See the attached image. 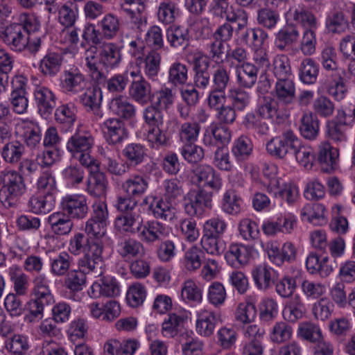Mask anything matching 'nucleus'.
Listing matches in <instances>:
<instances>
[{
  "instance_id": "f257e3e1",
  "label": "nucleus",
  "mask_w": 355,
  "mask_h": 355,
  "mask_svg": "<svg viewBox=\"0 0 355 355\" xmlns=\"http://www.w3.org/2000/svg\"><path fill=\"white\" fill-rule=\"evenodd\" d=\"M84 56L85 64L89 73L103 78V71L98 65L101 64L105 69L119 67L122 60L121 47L114 42L105 41Z\"/></svg>"
},
{
  "instance_id": "f03ea898",
  "label": "nucleus",
  "mask_w": 355,
  "mask_h": 355,
  "mask_svg": "<svg viewBox=\"0 0 355 355\" xmlns=\"http://www.w3.org/2000/svg\"><path fill=\"white\" fill-rule=\"evenodd\" d=\"M0 202L6 208L16 207L26 186L22 177L17 171L5 169L0 173Z\"/></svg>"
},
{
  "instance_id": "7ed1b4c3",
  "label": "nucleus",
  "mask_w": 355,
  "mask_h": 355,
  "mask_svg": "<svg viewBox=\"0 0 355 355\" xmlns=\"http://www.w3.org/2000/svg\"><path fill=\"white\" fill-rule=\"evenodd\" d=\"M94 144V139L90 132L78 131L68 139L66 148L82 166H89L97 161L90 155Z\"/></svg>"
},
{
  "instance_id": "20e7f679",
  "label": "nucleus",
  "mask_w": 355,
  "mask_h": 355,
  "mask_svg": "<svg viewBox=\"0 0 355 355\" xmlns=\"http://www.w3.org/2000/svg\"><path fill=\"white\" fill-rule=\"evenodd\" d=\"M212 206V192L203 189L190 191L184 196V207L185 212L190 216H201L206 208Z\"/></svg>"
},
{
  "instance_id": "39448f33",
  "label": "nucleus",
  "mask_w": 355,
  "mask_h": 355,
  "mask_svg": "<svg viewBox=\"0 0 355 355\" xmlns=\"http://www.w3.org/2000/svg\"><path fill=\"white\" fill-rule=\"evenodd\" d=\"M83 166L89 170L85 183V191L94 198L104 196L107 188V180L106 175L100 170V163L96 161L89 164V166Z\"/></svg>"
},
{
  "instance_id": "423d86ee",
  "label": "nucleus",
  "mask_w": 355,
  "mask_h": 355,
  "mask_svg": "<svg viewBox=\"0 0 355 355\" xmlns=\"http://www.w3.org/2000/svg\"><path fill=\"white\" fill-rule=\"evenodd\" d=\"M297 137L290 130L281 136L272 137L266 143V150L272 157L284 159L297 144Z\"/></svg>"
},
{
  "instance_id": "0eeeda50",
  "label": "nucleus",
  "mask_w": 355,
  "mask_h": 355,
  "mask_svg": "<svg viewBox=\"0 0 355 355\" xmlns=\"http://www.w3.org/2000/svg\"><path fill=\"white\" fill-rule=\"evenodd\" d=\"M104 246L98 243L92 241L88 250L84 252L82 257L78 259V266L85 273L95 272L101 275L103 266V251Z\"/></svg>"
},
{
  "instance_id": "6e6552de",
  "label": "nucleus",
  "mask_w": 355,
  "mask_h": 355,
  "mask_svg": "<svg viewBox=\"0 0 355 355\" xmlns=\"http://www.w3.org/2000/svg\"><path fill=\"white\" fill-rule=\"evenodd\" d=\"M60 205L62 211L71 219L82 220L87 216V199L83 194L67 195L62 198Z\"/></svg>"
},
{
  "instance_id": "1a4fd4ad",
  "label": "nucleus",
  "mask_w": 355,
  "mask_h": 355,
  "mask_svg": "<svg viewBox=\"0 0 355 355\" xmlns=\"http://www.w3.org/2000/svg\"><path fill=\"white\" fill-rule=\"evenodd\" d=\"M3 42L13 51L21 52L28 44V34L21 24H12L6 27L2 33Z\"/></svg>"
},
{
  "instance_id": "9d476101",
  "label": "nucleus",
  "mask_w": 355,
  "mask_h": 355,
  "mask_svg": "<svg viewBox=\"0 0 355 355\" xmlns=\"http://www.w3.org/2000/svg\"><path fill=\"white\" fill-rule=\"evenodd\" d=\"M316 156L323 172L331 173L338 168L339 150L329 141H324L318 145Z\"/></svg>"
},
{
  "instance_id": "9b49d317",
  "label": "nucleus",
  "mask_w": 355,
  "mask_h": 355,
  "mask_svg": "<svg viewBox=\"0 0 355 355\" xmlns=\"http://www.w3.org/2000/svg\"><path fill=\"white\" fill-rule=\"evenodd\" d=\"M101 128L106 141L110 145L121 144L128 136L125 124L119 118L106 119Z\"/></svg>"
},
{
  "instance_id": "f8f14e48",
  "label": "nucleus",
  "mask_w": 355,
  "mask_h": 355,
  "mask_svg": "<svg viewBox=\"0 0 355 355\" xmlns=\"http://www.w3.org/2000/svg\"><path fill=\"white\" fill-rule=\"evenodd\" d=\"M88 82L85 75L78 69H71L64 71L61 78V87L69 95H77L84 92Z\"/></svg>"
},
{
  "instance_id": "ddd939ff",
  "label": "nucleus",
  "mask_w": 355,
  "mask_h": 355,
  "mask_svg": "<svg viewBox=\"0 0 355 355\" xmlns=\"http://www.w3.org/2000/svg\"><path fill=\"white\" fill-rule=\"evenodd\" d=\"M146 0H119V6L128 16L135 28L141 29L146 24Z\"/></svg>"
},
{
  "instance_id": "4468645a",
  "label": "nucleus",
  "mask_w": 355,
  "mask_h": 355,
  "mask_svg": "<svg viewBox=\"0 0 355 355\" xmlns=\"http://www.w3.org/2000/svg\"><path fill=\"white\" fill-rule=\"evenodd\" d=\"M168 234V230L164 225L157 220H152L141 223L137 236L143 243L152 244L164 239Z\"/></svg>"
},
{
  "instance_id": "2eb2a0df",
  "label": "nucleus",
  "mask_w": 355,
  "mask_h": 355,
  "mask_svg": "<svg viewBox=\"0 0 355 355\" xmlns=\"http://www.w3.org/2000/svg\"><path fill=\"white\" fill-rule=\"evenodd\" d=\"M16 133L23 138L29 148L37 149L40 147L42 132L38 124L31 121H21L17 124Z\"/></svg>"
},
{
  "instance_id": "dca6fc26",
  "label": "nucleus",
  "mask_w": 355,
  "mask_h": 355,
  "mask_svg": "<svg viewBox=\"0 0 355 355\" xmlns=\"http://www.w3.org/2000/svg\"><path fill=\"white\" fill-rule=\"evenodd\" d=\"M33 95L39 113L43 117L49 116L56 105V97L53 92L46 87L37 85Z\"/></svg>"
},
{
  "instance_id": "f3484780",
  "label": "nucleus",
  "mask_w": 355,
  "mask_h": 355,
  "mask_svg": "<svg viewBox=\"0 0 355 355\" xmlns=\"http://www.w3.org/2000/svg\"><path fill=\"white\" fill-rule=\"evenodd\" d=\"M296 89L292 78L277 80L272 97L282 106L293 105L296 101Z\"/></svg>"
},
{
  "instance_id": "a211bd4d",
  "label": "nucleus",
  "mask_w": 355,
  "mask_h": 355,
  "mask_svg": "<svg viewBox=\"0 0 355 355\" xmlns=\"http://www.w3.org/2000/svg\"><path fill=\"white\" fill-rule=\"evenodd\" d=\"M231 137L232 132L229 128L213 124L205 130L203 144L207 146H224L229 144Z\"/></svg>"
},
{
  "instance_id": "6ab92c4d",
  "label": "nucleus",
  "mask_w": 355,
  "mask_h": 355,
  "mask_svg": "<svg viewBox=\"0 0 355 355\" xmlns=\"http://www.w3.org/2000/svg\"><path fill=\"white\" fill-rule=\"evenodd\" d=\"M220 323V315L214 311L201 310L198 313L196 329L200 336L210 337L214 334L216 327Z\"/></svg>"
},
{
  "instance_id": "aec40b11",
  "label": "nucleus",
  "mask_w": 355,
  "mask_h": 355,
  "mask_svg": "<svg viewBox=\"0 0 355 355\" xmlns=\"http://www.w3.org/2000/svg\"><path fill=\"white\" fill-rule=\"evenodd\" d=\"M300 37L298 28L293 24H286L276 34L275 44L279 51H288Z\"/></svg>"
},
{
  "instance_id": "412c9836",
  "label": "nucleus",
  "mask_w": 355,
  "mask_h": 355,
  "mask_svg": "<svg viewBox=\"0 0 355 355\" xmlns=\"http://www.w3.org/2000/svg\"><path fill=\"white\" fill-rule=\"evenodd\" d=\"M193 172L198 184L203 183L216 191L220 189L222 180L211 166L204 164L198 165Z\"/></svg>"
},
{
  "instance_id": "4be33fe9",
  "label": "nucleus",
  "mask_w": 355,
  "mask_h": 355,
  "mask_svg": "<svg viewBox=\"0 0 355 355\" xmlns=\"http://www.w3.org/2000/svg\"><path fill=\"white\" fill-rule=\"evenodd\" d=\"M251 273L257 288L263 291L270 288L276 278L274 269L266 263L254 266Z\"/></svg>"
},
{
  "instance_id": "5701e85b",
  "label": "nucleus",
  "mask_w": 355,
  "mask_h": 355,
  "mask_svg": "<svg viewBox=\"0 0 355 355\" xmlns=\"http://www.w3.org/2000/svg\"><path fill=\"white\" fill-rule=\"evenodd\" d=\"M143 218L139 212L121 214L115 218L116 228L123 233L135 234L139 233Z\"/></svg>"
},
{
  "instance_id": "b1692460",
  "label": "nucleus",
  "mask_w": 355,
  "mask_h": 355,
  "mask_svg": "<svg viewBox=\"0 0 355 355\" xmlns=\"http://www.w3.org/2000/svg\"><path fill=\"white\" fill-rule=\"evenodd\" d=\"M129 96L138 104L146 105L153 96L150 84L142 77L138 80H133L129 87Z\"/></svg>"
},
{
  "instance_id": "393cba45",
  "label": "nucleus",
  "mask_w": 355,
  "mask_h": 355,
  "mask_svg": "<svg viewBox=\"0 0 355 355\" xmlns=\"http://www.w3.org/2000/svg\"><path fill=\"white\" fill-rule=\"evenodd\" d=\"M210 62L204 55H199L194 58L193 71L194 85L198 88L205 89L209 84L211 80V73L209 68Z\"/></svg>"
},
{
  "instance_id": "a878e982",
  "label": "nucleus",
  "mask_w": 355,
  "mask_h": 355,
  "mask_svg": "<svg viewBox=\"0 0 355 355\" xmlns=\"http://www.w3.org/2000/svg\"><path fill=\"white\" fill-rule=\"evenodd\" d=\"M63 60L61 53L49 51L40 60L39 69L44 76L54 77L60 71Z\"/></svg>"
},
{
  "instance_id": "bb28decb",
  "label": "nucleus",
  "mask_w": 355,
  "mask_h": 355,
  "mask_svg": "<svg viewBox=\"0 0 355 355\" xmlns=\"http://www.w3.org/2000/svg\"><path fill=\"white\" fill-rule=\"evenodd\" d=\"M52 232L58 236L69 234L73 227L71 218L63 211H56L50 214L47 218Z\"/></svg>"
},
{
  "instance_id": "cd10ccee",
  "label": "nucleus",
  "mask_w": 355,
  "mask_h": 355,
  "mask_svg": "<svg viewBox=\"0 0 355 355\" xmlns=\"http://www.w3.org/2000/svg\"><path fill=\"white\" fill-rule=\"evenodd\" d=\"M92 79L100 85L105 87L110 93H121L123 92L128 82L126 76L121 73L115 74L110 78H107L105 73L103 71V78H100L94 73L90 74Z\"/></svg>"
},
{
  "instance_id": "c85d7f7f",
  "label": "nucleus",
  "mask_w": 355,
  "mask_h": 355,
  "mask_svg": "<svg viewBox=\"0 0 355 355\" xmlns=\"http://www.w3.org/2000/svg\"><path fill=\"white\" fill-rule=\"evenodd\" d=\"M258 71V67L251 62L235 65L237 83L243 88L252 87L257 81Z\"/></svg>"
},
{
  "instance_id": "c756f323",
  "label": "nucleus",
  "mask_w": 355,
  "mask_h": 355,
  "mask_svg": "<svg viewBox=\"0 0 355 355\" xmlns=\"http://www.w3.org/2000/svg\"><path fill=\"white\" fill-rule=\"evenodd\" d=\"M148 187V180L142 175H134L125 180L121 184L123 191L135 198L141 197Z\"/></svg>"
},
{
  "instance_id": "7c9ffc66",
  "label": "nucleus",
  "mask_w": 355,
  "mask_h": 355,
  "mask_svg": "<svg viewBox=\"0 0 355 355\" xmlns=\"http://www.w3.org/2000/svg\"><path fill=\"white\" fill-rule=\"evenodd\" d=\"M306 313V306L300 295L295 294L290 297L283 311V315L288 322H295L302 318Z\"/></svg>"
},
{
  "instance_id": "2f4dec72",
  "label": "nucleus",
  "mask_w": 355,
  "mask_h": 355,
  "mask_svg": "<svg viewBox=\"0 0 355 355\" xmlns=\"http://www.w3.org/2000/svg\"><path fill=\"white\" fill-rule=\"evenodd\" d=\"M299 130L301 135L309 140L315 139L320 130V121L313 112L303 114L300 119Z\"/></svg>"
},
{
  "instance_id": "473e14b6",
  "label": "nucleus",
  "mask_w": 355,
  "mask_h": 355,
  "mask_svg": "<svg viewBox=\"0 0 355 355\" xmlns=\"http://www.w3.org/2000/svg\"><path fill=\"white\" fill-rule=\"evenodd\" d=\"M142 243L132 238L125 239L119 244L118 252L125 261L142 257L145 254V248Z\"/></svg>"
},
{
  "instance_id": "72a5a7b5",
  "label": "nucleus",
  "mask_w": 355,
  "mask_h": 355,
  "mask_svg": "<svg viewBox=\"0 0 355 355\" xmlns=\"http://www.w3.org/2000/svg\"><path fill=\"white\" fill-rule=\"evenodd\" d=\"M55 205V197L51 195H33L28 200V208L35 214H46L51 211Z\"/></svg>"
},
{
  "instance_id": "f704fd0d",
  "label": "nucleus",
  "mask_w": 355,
  "mask_h": 355,
  "mask_svg": "<svg viewBox=\"0 0 355 355\" xmlns=\"http://www.w3.org/2000/svg\"><path fill=\"white\" fill-rule=\"evenodd\" d=\"M172 201L154 198L150 205L155 218L171 221L175 217L176 209Z\"/></svg>"
},
{
  "instance_id": "c9c22d12",
  "label": "nucleus",
  "mask_w": 355,
  "mask_h": 355,
  "mask_svg": "<svg viewBox=\"0 0 355 355\" xmlns=\"http://www.w3.org/2000/svg\"><path fill=\"white\" fill-rule=\"evenodd\" d=\"M24 153V144L18 140L8 141L1 150V155L3 160L11 164L19 163Z\"/></svg>"
},
{
  "instance_id": "e433bc0d",
  "label": "nucleus",
  "mask_w": 355,
  "mask_h": 355,
  "mask_svg": "<svg viewBox=\"0 0 355 355\" xmlns=\"http://www.w3.org/2000/svg\"><path fill=\"white\" fill-rule=\"evenodd\" d=\"M166 39L175 49H184L189 44V30L180 26H170L166 30Z\"/></svg>"
},
{
  "instance_id": "4c0bfd02",
  "label": "nucleus",
  "mask_w": 355,
  "mask_h": 355,
  "mask_svg": "<svg viewBox=\"0 0 355 355\" xmlns=\"http://www.w3.org/2000/svg\"><path fill=\"white\" fill-rule=\"evenodd\" d=\"M168 128V124L166 123L149 128L147 140L152 148L158 149L168 145L170 134Z\"/></svg>"
},
{
  "instance_id": "58836bf2",
  "label": "nucleus",
  "mask_w": 355,
  "mask_h": 355,
  "mask_svg": "<svg viewBox=\"0 0 355 355\" xmlns=\"http://www.w3.org/2000/svg\"><path fill=\"white\" fill-rule=\"evenodd\" d=\"M110 109L116 116L125 119H130L136 114L135 106L123 96H119L112 100Z\"/></svg>"
},
{
  "instance_id": "ea45409f",
  "label": "nucleus",
  "mask_w": 355,
  "mask_h": 355,
  "mask_svg": "<svg viewBox=\"0 0 355 355\" xmlns=\"http://www.w3.org/2000/svg\"><path fill=\"white\" fill-rule=\"evenodd\" d=\"M279 21L280 14L275 9L264 7L257 10V22L265 29L271 31L276 28Z\"/></svg>"
},
{
  "instance_id": "a19ab883",
  "label": "nucleus",
  "mask_w": 355,
  "mask_h": 355,
  "mask_svg": "<svg viewBox=\"0 0 355 355\" xmlns=\"http://www.w3.org/2000/svg\"><path fill=\"white\" fill-rule=\"evenodd\" d=\"M102 36L107 40H112L119 33L121 28V23L119 18L112 13L104 15L98 22Z\"/></svg>"
},
{
  "instance_id": "79ce46f5",
  "label": "nucleus",
  "mask_w": 355,
  "mask_h": 355,
  "mask_svg": "<svg viewBox=\"0 0 355 355\" xmlns=\"http://www.w3.org/2000/svg\"><path fill=\"white\" fill-rule=\"evenodd\" d=\"M292 18L304 28V31H316L318 29L317 17L311 11L304 8H295L292 13Z\"/></svg>"
},
{
  "instance_id": "37998d69",
  "label": "nucleus",
  "mask_w": 355,
  "mask_h": 355,
  "mask_svg": "<svg viewBox=\"0 0 355 355\" xmlns=\"http://www.w3.org/2000/svg\"><path fill=\"white\" fill-rule=\"evenodd\" d=\"M73 262V257L67 252H61L51 259L50 271L56 277H62L69 272Z\"/></svg>"
},
{
  "instance_id": "c03bdc74",
  "label": "nucleus",
  "mask_w": 355,
  "mask_h": 355,
  "mask_svg": "<svg viewBox=\"0 0 355 355\" xmlns=\"http://www.w3.org/2000/svg\"><path fill=\"white\" fill-rule=\"evenodd\" d=\"M241 124L247 130L257 132L261 135H266L270 131L269 125L256 112H248L243 116Z\"/></svg>"
},
{
  "instance_id": "a18cd8bd",
  "label": "nucleus",
  "mask_w": 355,
  "mask_h": 355,
  "mask_svg": "<svg viewBox=\"0 0 355 355\" xmlns=\"http://www.w3.org/2000/svg\"><path fill=\"white\" fill-rule=\"evenodd\" d=\"M324 211V207L322 204L308 203L302 209L300 215L302 219L316 225H322L327 222Z\"/></svg>"
},
{
  "instance_id": "49530a36",
  "label": "nucleus",
  "mask_w": 355,
  "mask_h": 355,
  "mask_svg": "<svg viewBox=\"0 0 355 355\" xmlns=\"http://www.w3.org/2000/svg\"><path fill=\"white\" fill-rule=\"evenodd\" d=\"M83 166L77 164L67 166L62 171V177L66 184L71 187H78L83 183L85 172Z\"/></svg>"
},
{
  "instance_id": "de8ad7c7",
  "label": "nucleus",
  "mask_w": 355,
  "mask_h": 355,
  "mask_svg": "<svg viewBox=\"0 0 355 355\" xmlns=\"http://www.w3.org/2000/svg\"><path fill=\"white\" fill-rule=\"evenodd\" d=\"M56 122L62 125L66 130L71 128L76 120V107L71 105L64 104L59 106L55 112Z\"/></svg>"
},
{
  "instance_id": "09e8293b",
  "label": "nucleus",
  "mask_w": 355,
  "mask_h": 355,
  "mask_svg": "<svg viewBox=\"0 0 355 355\" xmlns=\"http://www.w3.org/2000/svg\"><path fill=\"white\" fill-rule=\"evenodd\" d=\"M185 318L176 313H171L164 320L162 325V334L164 337L173 338L181 331Z\"/></svg>"
},
{
  "instance_id": "8fccbe9b",
  "label": "nucleus",
  "mask_w": 355,
  "mask_h": 355,
  "mask_svg": "<svg viewBox=\"0 0 355 355\" xmlns=\"http://www.w3.org/2000/svg\"><path fill=\"white\" fill-rule=\"evenodd\" d=\"M253 151V144L250 137L241 135L234 142L232 152L238 161L247 160Z\"/></svg>"
},
{
  "instance_id": "3c124183",
  "label": "nucleus",
  "mask_w": 355,
  "mask_h": 355,
  "mask_svg": "<svg viewBox=\"0 0 355 355\" xmlns=\"http://www.w3.org/2000/svg\"><path fill=\"white\" fill-rule=\"evenodd\" d=\"M9 276L13 284V288L17 295H25L28 288V277L19 267L14 266L9 269Z\"/></svg>"
},
{
  "instance_id": "603ef678",
  "label": "nucleus",
  "mask_w": 355,
  "mask_h": 355,
  "mask_svg": "<svg viewBox=\"0 0 355 355\" xmlns=\"http://www.w3.org/2000/svg\"><path fill=\"white\" fill-rule=\"evenodd\" d=\"M325 27L329 33H343L348 27V21L343 12L336 10L329 14L325 20Z\"/></svg>"
},
{
  "instance_id": "864d4df0",
  "label": "nucleus",
  "mask_w": 355,
  "mask_h": 355,
  "mask_svg": "<svg viewBox=\"0 0 355 355\" xmlns=\"http://www.w3.org/2000/svg\"><path fill=\"white\" fill-rule=\"evenodd\" d=\"M225 257L228 261H232L233 265L236 262L240 266H244L250 261V250L244 245L232 244L226 253Z\"/></svg>"
},
{
  "instance_id": "5fc2aeb1",
  "label": "nucleus",
  "mask_w": 355,
  "mask_h": 355,
  "mask_svg": "<svg viewBox=\"0 0 355 355\" xmlns=\"http://www.w3.org/2000/svg\"><path fill=\"white\" fill-rule=\"evenodd\" d=\"M107 225V223L92 219H89L86 222L85 230L89 235L90 243L92 241L95 243H98L101 245L104 246Z\"/></svg>"
},
{
  "instance_id": "6e6d98bb",
  "label": "nucleus",
  "mask_w": 355,
  "mask_h": 355,
  "mask_svg": "<svg viewBox=\"0 0 355 355\" xmlns=\"http://www.w3.org/2000/svg\"><path fill=\"white\" fill-rule=\"evenodd\" d=\"M279 105L280 103L273 97L266 96L263 98V103L257 108L256 112L263 119H277L279 118Z\"/></svg>"
},
{
  "instance_id": "4d7b16f0",
  "label": "nucleus",
  "mask_w": 355,
  "mask_h": 355,
  "mask_svg": "<svg viewBox=\"0 0 355 355\" xmlns=\"http://www.w3.org/2000/svg\"><path fill=\"white\" fill-rule=\"evenodd\" d=\"M313 114L321 118H329L334 115L336 110L334 103L327 96L322 95L313 101Z\"/></svg>"
},
{
  "instance_id": "13d9d810",
  "label": "nucleus",
  "mask_w": 355,
  "mask_h": 355,
  "mask_svg": "<svg viewBox=\"0 0 355 355\" xmlns=\"http://www.w3.org/2000/svg\"><path fill=\"white\" fill-rule=\"evenodd\" d=\"M78 18L76 6H73V3H65L60 5L58 12V21L65 28L73 27Z\"/></svg>"
},
{
  "instance_id": "bf43d9fd",
  "label": "nucleus",
  "mask_w": 355,
  "mask_h": 355,
  "mask_svg": "<svg viewBox=\"0 0 355 355\" xmlns=\"http://www.w3.org/2000/svg\"><path fill=\"white\" fill-rule=\"evenodd\" d=\"M300 80L305 84L315 83L318 75V66L311 58H305L299 67Z\"/></svg>"
},
{
  "instance_id": "052dcab7",
  "label": "nucleus",
  "mask_w": 355,
  "mask_h": 355,
  "mask_svg": "<svg viewBox=\"0 0 355 355\" xmlns=\"http://www.w3.org/2000/svg\"><path fill=\"white\" fill-rule=\"evenodd\" d=\"M162 56L155 50H150L144 58V72L145 75L153 80H155L160 69Z\"/></svg>"
},
{
  "instance_id": "680f3d73",
  "label": "nucleus",
  "mask_w": 355,
  "mask_h": 355,
  "mask_svg": "<svg viewBox=\"0 0 355 355\" xmlns=\"http://www.w3.org/2000/svg\"><path fill=\"white\" fill-rule=\"evenodd\" d=\"M188 71L185 64L180 62L173 63L168 69V83L175 87L185 85L189 79Z\"/></svg>"
},
{
  "instance_id": "e2e57ef3",
  "label": "nucleus",
  "mask_w": 355,
  "mask_h": 355,
  "mask_svg": "<svg viewBox=\"0 0 355 355\" xmlns=\"http://www.w3.org/2000/svg\"><path fill=\"white\" fill-rule=\"evenodd\" d=\"M231 105L238 112H244L250 104L251 95L244 88H234L230 91Z\"/></svg>"
},
{
  "instance_id": "0e129e2a",
  "label": "nucleus",
  "mask_w": 355,
  "mask_h": 355,
  "mask_svg": "<svg viewBox=\"0 0 355 355\" xmlns=\"http://www.w3.org/2000/svg\"><path fill=\"white\" fill-rule=\"evenodd\" d=\"M297 144L292 148L291 152L295 155L297 162L302 166L310 169L313 166L314 155L311 147L303 146L300 139L297 137Z\"/></svg>"
},
{
  "instance_id": "69168bd1",
  "label": "nucleus",
  "mask_w": 355,
  "mask_h": 355,
  "mask_svg": "<svg viewBox=\"0 0 355 355\" xmlns=\"http://www.w3.org/2000/svg\"><path fill=\"white\" fill-rule=\"evenodd\" d=\"M122 153L129 164L133 166L140 164L146 156L144 146L140 144H129Z\"/></svg>"
},
{
  "instance_id": "338daca9",
  "label": "nucleus",
  "mask_w": 355,
  "mask_h": 355,
  "mask_svg": "<svg viewBox=\"0 0 355 355\" xmlns=\"http://www.w3.org/2000/svg\"><path fill=\"white\" fill-rule=\"evenodd\" d=\"M297 336L304 340L315 343L322 337L320 327L312 322H301L297 329Z\"/></svg>"
},
{
  "instance_id": "774afa93",
  "label": "nucleus",
  "mask_w": 355,
  "mask_h": 355,
  "mask_svg": "<svg viewBox=\"0 0 355 355\" xmlns=\"http://www.w3.org/2000/svg\"><path fill=\"white\" fill-rule=\"evenodd\" d=\"M259 311V318L262 322H272L277 318L278 314L277 302L272 298L266 297L260 302Z\"/></svg>"
}]
</instances>
